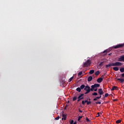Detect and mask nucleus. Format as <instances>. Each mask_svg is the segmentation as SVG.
<instances>
[{
    "mask_svg": "<svg viewBox=\"0 0 124 124\" xmlns=\"http://www.w3.org/2000/svg\"><path fill=\"white\" fill-rule=\"evenodd\" d=\"M91 63H92L91 60H88L86 62L84 63L83 67H88V66H90L91 65Z\"/></svg>",
    "mask_w": 124,
    "mask_h": 124,
    "instance_id": "1",
    "label": "nucleus"
},
{
    "mask_svg": "<svg viewBox=\"0 0 124 124\" xmlns=\"http://www.w3.org/2000/svg\"><path fill=\"white\" fill-rule=\"evenodd\" d=\"M84 91H86L85 94H88V93H90V86H89V85H87L86 86H85V88H84Z\"/></svg>",
    "mask_w": 124,
    "mask_h": 124,
    "instance_id": "2",
    "label": "nucleus"
},
{
    "mask_svg": "<svg viewBox=\"0 0 124 124\" xmlns=\"http://www.w3.org/2000/svg\"><path fill=\"white\" fill-rule=\"evenodd\" d=\"M113 63V66H122V65H123V63L121 62H116Z\"/></svg>",
    "mask_w": 124,
    "mask_h": 124,
    "instance_id": "3",
    "label": "nucleus"
},
{
    "mask_svg": "<svg viewBox=\"0 0 124 124\" xmlns=\"http://www.w3.org/2000/svg\"><path fill=\"white\" fill-rule=\"evenodd\" d=\"M124 47V44H119L114 46V49H118V48H122Z\"/></svg>",
    "mask_w": 124,
    "mask_h": 124,
    "instance_id": "4",
    "label": "nucleus"
},
{
    "mask_svg": "<svg viewBox=\"0 0 124 124\" xmlns=\"http://www.w3.org/2000/svg\"><path fill=\"white\" fill-rule=\"evenodd\" d=\"M104 77V76H101V78H98L97 79V83H101V82H102V81H103V78Z\"/></svg>",
    "mask_w": 124,
    "mask_h": 124,
    "instance_id": "5",
    "label": "nucleus"
},
{
    "mask_svg": "<svg viewBox=\"0 0 124 124\" xmlns=\"http://www.w3.org/2000/svg\"><path fill=\"white\" fill-rule=\"evenodd\" d=\"M118 62H124V55L120 56V58L118 59Z\"/></svg>",
    "mask_w": 124,
    "mask_h": 124,
    "instance_id": "6",
    "label": "nucleus"
},
{
    "mask_svg": "<svg viewBox=\"0 0 124 124\" xmlns=\"http://www.w3.org/2000/svg\"><path fill=\"white\" fill-rule=\"evenodd\" d=\"M98 93L100 95H102L104 93V92L102 91V89L100 88L98 90Z\"/></svg>",
    "mask_w": 124,
    "mask_h": 124,
    "instance_id": "7",
    "label": "nucleus"
},
{
    "mask_svg": "<svg viewBox=\"0 0 124 124\" xmlns=\"http://www.w3.org/2000/svg\"><path fill=\"white\" fill-rule=\"evenodd\" d=\"M113 64V63H109L108 64L106 65V68H108V67H110L111 66H114V65Z\"/></svg>",
    "mask_w": 124,
    "mask_h": 124,
    "instance_id": "8",
    "label": "nucleus"
},
{
    "mask_svg": "<svg viewBox=\"0 0 124 124\" xmlns=\"http://www.w3.org/2000/svg\"><path fill=\"white\" fill-rule=\"evenodd\" d=\"M118 87L113 86V87H112V89H111V91H115V90H116V91H117V90H118Z\"/></svg>",
    "mask_w": 124,
    "mask_h": 124,
    "instance_id": "9",
    "label": "nucleus"
},
{
    "mask_svg": "<svg viewBox=\"0 0 124 124\" xmlns=\"http://www.w3.org/2000/svg\"><path fill=\"white\" fill-rule=\"evenodd\" d=\"M92 80H93V77H92V76L89 77L87 79V81L88 82H91V81H92Z\"/></svg>",
    "mask_w": 124,
    "mask_h": 124,
    "instance_id": "10",
    "label": "nucleus"
},
{
    "mask_svg": "<svg viewBox=\"0 0 124 124\" xmlns=\"http://www.w3.org/2000/svg\"><path fill=\"white\" fill-rule=\"evenodd\" d=\"M62 117L63 118H62V120H64V121H65V120H66V115H65V114H62Z\"/></svg>",
    "mask_w": 124,
    "mask_h": 124,
    "instance_id": "11",
    "label": "nucleus"
},
{
    "mask_svg": "<svg viewBox=\"0 0 124 124\" xmlns=\"http://www.w3.org/2000/svg\"><path fill=\"white\" fill-rule=\"evenodd\" d=\"M118 81H120L121 83H124V78H116Z\"/></svg>",
    "mask_w": 124,
    "mask_h": 124,
    "instance_id": "12",
    "label": "nucleus"
},
{
    "mask_svg": "<svg viewBox=\"0 0 124 124\" xmlns=\"http://www.w3.org/2000/svg\"><path fill=\"white\" fill-rule=\"evenodd\" d=\"M113 70H114V71H118V70H119V67H117V66L114 67L113 68Z\"/></svg>",
    "mask_w": 124,
    "mask_h": 124,
    "instance_id": "13",
    "label": "nucleus"
},
{
    "mask_svg": "<svg viewBox=\"0 0 124 124\" xmlns=\"http://www.w3.org/2000/svg\"><path fill=\"white\" fill-rule=\"evenodd\" d=\"M94 86L95 88H99V87H100V84H94Z\"/></svg>",
    "mask_w": 124,
    "mask_h": 124,
    "instance_id": "14",
    "label": "nucleus"
},
{
    "mask_svg": "<svg viewBox=\"0 0 124 124\" xmlns=\"http://www.w3.org/2000/svg\"><path fill=\"white\" fill-rule=\"evenodd\" d=\"M84 93H81L80 94L78 97V98H82V97H84Z\"/></svg>",
    "mask_w": 124,
    "mask_h": 124,
    "instance_id": "15",
    "label": "nucleus"
},
{
    "mask_svg": "<svg viewBox=\"0 0 124 124\" xmlns=\"http://www.w3.org/2000/svg\"><path fill=\"white\" fill-rule=\"evenodd\" d=\"M99 74H100V72H99V71H97L95 72V75H96L97 76L99 75Z\"/></svg>",
    "mask_w": 124,
    "mask_h": 124,
    "instance_id": "16",
    "label": "nucleus"
},
{
    "mask_svg": "<svg viewBox=\"0 0 124 124\" xmlns=\"http://www.w3.org/2000/svg\"><path fill=\"white\" fill-rule=\"evenodd\" d=\"M76 91L77 92H78V93H80L81 92V88L80 87H78L77 88Z\"/></svg>",
    "mask_w": 124,
    "mask_h": 124,
    "instance_id": "17",
    "label": "nucleus"
},
{
    "mask_svg": "<svg viewBox=\"0 0 124 124\" xmlns=\"http://www.w3.org/2000/svg\"><path fill=\"white\" fill-rule=\"evenodd\" d=\"M93 73H94V70H91L89 72V74H93Z\"/></svg>",
    "mask_w": 124,
    "mask_h": 124,
    "instance_id": "18",
    "label": "nucleus"
},
{
    "mask_svg": "<svg viewBox=\"0 0 124 124\" xmlns=\"http://www.w3.org/2000/svg\"><path fill=\"white\" fill-rule=\"evenodd\" d=\"M76 100H77V96H75L73 98V101H75Z\"/></svg>",
    "mask_w": 124,
    "mask_h": 124,
    "instance_id": "19",
    "label": "nucleus"
},
{
    "mask_svg": "<svg viewBox=\"0 0 124 124\" xmlns=\"http://www.w3.org/2000/svg\"><path fill=\"white\" fill-rule=\"evenodd\" d=\"M120 72H121L122 73L124 72V68H121L120 69Z\"/></svg>",
    "mask_w": 124,
    "mask_h": 124,
    "instance_id": "20",
    "label": "nucleus"
},
{
    "mask_svg": "<svg viewBox=\"0 0 124 124\" xmlns=\"http://www.w3.org/2000/svg\"><path fill=\"white\" fill-rule=\"evenodd\" d=\"M103 63H104V62H100L99 64V66L101 67V66H103Z\"/></svg>",
    "mask_w": 124,
    "mask_h": 124,
    "instance_id": "21",
    "label": "nucleus"
},
{
    "mask_svg": "<svg viewBox=\"0 0 124 124\" xmlns=\"http://www.w3.org/2000/svg\"><path fill=\"white\" fill-rule=\"evenodd\" d=\"M80 89L81 90H83V89H84L85 88V85L84 84H82L81 86H80Z\"/></svg>",
    "mask_w": 124,
    "mask_h": 124,
    "instance_id": "22",
    "label": "nucleus"
},
{
    "mask_svg": "<svg viewBox=\"0 0 124 124\" xmlns=\"http://www.w3.org/2000/svg\"><path fill=\"white\" fill-rule=\"evenodd\" d=\"M87 103V100L85 101H82V105H85Z\"/></svg>",
    "mask_w": 124,
    "mask_h": 124,
    "instance_id": "23",
    "label": "nucleus"
},
{
    "mask_svg": "<svg viewBox=\"0 0 124 124\" xmlns=\"http://www.w3.org/2000/svg\"><path fill=\"white\" fill-rule=\"evenodd\" d=\"M86 103H87V105H90V104H91L92 103V102L91 101H88V100H86Z\"/></svg>",
    "mask_w": 124,
    "mask_h": 124,
    "instance_id": "24",
    "label": "nucleus"
},
{
    "mask_svg": "<svg viewBox=\"0 0 124 124\" xmlns=\"http://www.w3.org/2000/svg\"><path fill=\"white\" fill-rule=\"evenodd\" d=\"M86 122H87V123H90L91 120H90V119H89V118L86 117Z\"/></svg>",
    "mask_w": 124,
    "mask_h": 124,
    "instance_id": "25",
    "label": "nucleus"
},
{
    "mask_svg": "<svg viewBox=\"0 0 124 124\" xmlns=\"http://www.w3.org/2000/svg\"><path fill=\"white\" fill-rule=\"evenodd\" d=\"M82 74H83V72L80 71V72H79L78 74V76H81Z\"/></svg>",
    "mask_w": 124,
    "mask_h": 124,
    "instance_id": "26",
    "label": "nucleus"
},
{
    "mask_svg": "<svg viewBox=\"0 0 124 124\" xmlns=\"http://www.w3.org/2000/svg\"><path fill=\"white\" fill-rule=\"evenodd\" d=\"M84 98V97H82L81 98H78L77 101L78 102H79V101H80V100H82V99H83Z\"/></svg>",
    "mask_w": 124,
    "mask_h": 124,
    "instance_id": "27",
    "label": "nucleus"
},
{
    "mask_svg": "<svg viewBox=\"0 0 124 124\" xmlns=\"http://www.w3.org/2000/svg\"><path fill=\"white\" fill-rule=\"evenodd\" d=\"M121 122H122V121L118 120L116 121V124H120Z\"/></svg>",
    "mask_w": 124,
    "mask_h": 124,
    "instance_id": "28",
    "label": "nucleus"
},
{
    "mask_svg": "<svg viewBox=\"0 0 124 124\" xmlns=\"http://www.w3.org/2000/svg\"><path fill=\"white\" fill-rule=\"evenodd\" d=\"M108 52H109V50L108 49H106L105 51H103V54H104L105 53H108Z\"/></svg>",
    "mask_w": 124,
    "mask_h": 124,
    "instance_id": "29",
    "label": "nucleus"
},
{
    "mask_svg": "<svg viewBox=\"0 0 124 124\" xmlns=\"http://www.w3.org/2000/svg\"><path fill=\"white\" fill-rule=\"evenodd\" d=\"M72 79H73V77H71L69 80L68 82H71L72 81Z\"/></svg>",
    "mask_w": 124,
    "mask_h": 124,
    "instance_id": "30",
    "label": "nucleus"
},
{
    "mask_svg": "<svg viewBox=\"0 0 124 124\" xmlns=\"http://www.w3.org/2000/svg\"><path fill=\"white\" fill-rule=\"evenodd\" d=\"M81 118H83L82 116H79L78 118V121L80 122V120H81Z\"/></svg>",
    "mask_w": 124,
    "mask_h": 124,
    "instance_id": "31",
    "label": "nucleus"
},
{
    "mask_svg": "<svg viewBox=\"0 0 124 124\" xmlns=\"http://www.w3.org/2000/svg\"><path fill=\"white\" fill-rule=\"evenodd\" d=\"M97 93L94 92L93 93H92V95H97Z\"/></svg>",
    "mask_w": 124,
    "mask_h": 124,
    "instance_id": "32",
    "label": "nucleus"
},
{
    "mask_svg": "<svg viewBox=\"0 0 124 124\" xmlns=\"http://www.w3.org/2000/svg\"><path fill=\"white\" fill-rule=\"evenodd\" d=\"M108 95H109V94H108V93H106L105 94V97H107Z\"/></svg>",
    "mask_w": 124,
    "mask_h": 124,
    "instance_id": "33",
    "label": "nucleus"
},
{
    "mask_svg": "<svg viewBox=\"0 0 124 124\" xmlns=\"http://www.w3.org/2000/svg\"><path fill=\"white\" fill-rule=\"evenodd\" d=\"M55 120H56V121H58V120H60V116H58L55 118Z\"/></svg>",
    "mask_w": 124,
    "mask_h": 124,
    "instance_id": "34",
    "label": "nucleus"
},
{
    "mask_svg": "<svg viewBox=\"0 0 124 124\" xmlns=\"http://www.w3.org/2000/svg\"><path fill=\"white\" fill-rule=\"evenodd\" d=\"M91 88L94 90V89L95 88V86H94V85H92Z\"/></svg>",
    "mask_w": 124,
    "mask_h": 124,
    "instance_id": "35",
    "label": "nucleus"
},
{
    "mask_svg": "<svg viewBox=\"0 0 124 124\" xmlns=\"http://www.w3.org/2000/svg\"><path fill=\"white\" fill-rule=\"evenodd\" d=\"M93 92V89L92 88L90 87V92Z\"/></svg>",
    "mask_w": 124,
    "mask_h": 124,
    "instance_id": "36",
    "label": "nucleus"
},
{
    "mask_svg": "<svg viewBox=\"0 0 124 124\" xmlns=\"http://www.w3.org/2000/svg\"><path fill=\"white\" fill-rule=\"evenodd\" d=\"M95 103H96V104H101V102H97Z\"/></svg>",
    "mask_w": 124,
    "mask_h": 124,
    "instance_id": "37",
    "label": "nucleus"
},
{
    "mask_svg": "<svg viewBox=\"0 0 124 124\" xmlns=\"http://www.w3.org/2000/svg\"><path fill=\"white\" fill-rule=\"evenodd\" d=\"M74 123V121L73 120H72L71 122H70V124H73V123Z\"/></svg>",
    "mask_w": 124,
    "mask_h": 124,
    "instance_id": "38",
    "label": "nucleus"
},
{
    "mask_svg": "<svg viewBox=\"0 0 124 124\" xmlns=\"http://www.w3.org/2000/svg\"><path fill=\"white\" fill-rule=\"evenodd\" d=\"M96 117H99V112H98L97 115H96Z\"/></svg>",
    "mask_w": 124,
    "mask_h": 124,
    "instance_id": "39",
    "label": "nucleus"
},
{
    "mask_svg": "<svg viewBox=\"0 0 124 124\" xmlns=\"http://www.w3.org/2000/svg\"><path fill=\"white\" fill-rule=\"evenodd\" d=\"M93 100L94 101H95L97 100V99L96 98H94V99H93Z\"/></svg>",
    "mask_w": 124,
    "mask_h": 124,
    "instance_id": "40",
    "label": "nucleus"
},
{
    "mask_svg": "<svg viewBox=\"0 0 124 124\" xmlns=\"http://www.w3.org/2000/svg\"><path fill=\"white\" fill-rule=\"evenodd\" d=\"M122 77H124V73L121 74Z\"/></svg>",
    "mask_w": 124,
    "mask_h": 124,
    "instance_id": "41",
    "label": "nucleus"
},
{
    "mask_svg": "<svg viewBox=\"0 0 124 124\" xmlns=\"http://www.w3.org/2000/svg\"><path fill=\"white\" fill-rule=\"evenodd\" d=\"M94 92H97V88L94 89Z\"/></svg>",
    "mask_w": 124,
    "mask_h": 124,
    "instance_id": "42",
    "label": "nucleus"
},
{
    "mask_svg": "<svg viewBox=\"0 0 124 124\" xmlns=\"http://www.w3.org/2000/svg\"><path fill=\"white\" fill-rule=\"evenodd\" d=\"M96 98L97 99H100V97H99V96L96 97Z\"/></svg>",
    "mask_w": 124,
    "mask_h": 124,
    "instance_id": "43",
    "label": "nucleus"
},
{
    "mask_svg": "<svg viewBox=\"0 0 124 124\" xmlns=\"http://www.w3.org/2000/svg\"><path fill=\"white\" fill-rule=\"evenodd\" d=\"M79 112L80 113H82L83 111H82V110L79 109Z\"/></svg>",
    "mask_w": 124,
    "mask_h": 124,
    "instance_id": "44",
    "label": "nucleus"
},
{
    "mask_svg": "<svg viewBox=\"0 0 124 124\" xmlns=\"http://www.w3.org/2000/svg\"><path fill=\"white\" fill-rule=\"evenodd\" d=\"M77 123L76 122H74L73 124H77Z\"/></svg>",
    "mask_w": 124,
    "mask_h": 124,
    "instance_id": "45",
    "label": "nucleus"
},
{
    "mask_svg": "<svg viewBox=\"0 0 124 124\" xmlns=\"http://www.w3.org/2000/svg\"><path fill=\"white\" fill-rule=\"evenodd\" d=\"M99 97H100V98H101V95H100V96H99Z\"/></svg>",
    "mask_w": 124,
    "mask_h": 124,
    "instance_id": "46",
    "label": "nucleus"
},
{
    "mask_svg": "<svg viewBox=\"0 0 124 124\" xmlns=\"http://www.w3.org/2000/svg\"><path fill=\"white\" fill-rule=\"evenodd\" d=\"M111 54H112V53L109 54H108V56H110V55H111Z\"/></svg>",
    "mask_w": 124,
    "mask_h": 124,
    "instance_id": "47",
    "label": "nucleus"
},
{
    "mask_svg": "<svg viewBox=\"0 0 124 124\" xmlns=\"http://www.w3.org/2000/svg\"><path fill=\"white\" fill-rule=\"evenodd\" d=\"M89 100H91V99H89Z\"/></svg>",
    "mask_w": 124,
    "mask_h": 124,
    "instance_id": "48",
    "label": "nucleus"
},
{
    "mask_svg": "<svg viewBox=\"0 0 124 124\" xmlns=\"http://www.w3.org/2000/svg\"><path fill=\"white\" fill-rule=\"evenodd\" d=\"M68 102L69 103V101H68Z\"/></svg>",
    "mask_w": 124,
    "mask_h": 124,
    "instance_id": "49",
    "label": "nucleus"
}]
</instances>
